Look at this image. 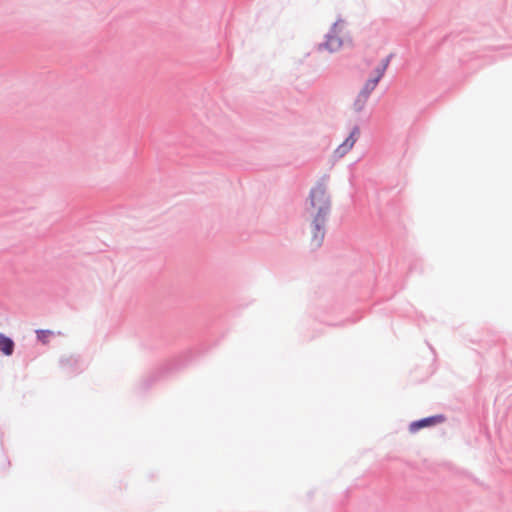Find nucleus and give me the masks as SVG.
Masks as SVG:
<instances>
[{
	"instance_id": "4",
	"label": "nucleus",
	"mask_w": 512,
	"mask_h": 512,
	"mask_svg": "<svg viewBox=\"0 0 512 512\" xmlns=\"http://www.w3.org/2000/svg\"><path fill=\"white\" fill-rule=\"evenodd\" d=\"M360 131L358 127H354L351 131L350 135L344 140V142L339 145V147L335 150V154L338 157H343L346 153H348L356 143L359 137Z\"/></svg>"
},
{
	"instance_id": "1",
	"label": "nucleus",
	"mask_w": 512,
	"mask_h": 512,
	"mask_svg": "<svg viewBox=\"0 0 512 512\" xmlns=\"http://www.w3.org/2000/svg\"><path fill=\"white\" fill-rule=\"evenodd\" d=\"M307 211L314 224L312 245L319 247L324 238L325 219L330 211V199L323 184H318L311 190Z\"/></svg>"
},
{
	"instance_id": "3",
	"label": "nucleus",
	"mask_w": 512,
	"mask_h": 512,
	"mask_svg": "<svg viewBox=\"0 0 512 512\" xmlns=\"http://www.w3.org/2000/svg\"><path fill=\"white\" fill-rule=\"evenodd\" d=\"M344 23L342 21H337L333 28L332 34L327 37L326 42L324 43V47L329 51H336L342 46V40L339 37V32L343 28Z\"/></svg>"
},
{
	"instance_id": "5",
	"label": "nucleus",
	"mask_w": 512,
	"mask_h": 512,
	"mask_svg": "<svg viewBox=\"0 0 512 512\" xmlns=\"http://www.w3.org/2000/svg\"><path fill=\"white\" fill-rule=\"evenodd\" d=\"M443 420H444V418L442 416H433V417L424 418L419 421L411 423L410 431L416 432L421 428L432 426L436 423L442 422Z\"/></svg>"
},
{
	"instance_id": "6",
	"label": "nucleus",
	"mask_w": 512,
	"mask_h": 512,
	"mask_svg": "<svg viewBox=\"0 0 512 512\" xmlns=\"http://www.w3.org/2000/svg\"><path fill=\"white\" fill-rule=\"evenodd\" d=\"M14 342L9 337L0 333V351L5 355L9 356L13 353Z\"/></svg>"
},
{
	"instance_id": "2",
	"label": "nucleus",
	"mask_w": 512,
	"mask_h": 512,
	"mask_svg": "<svg viewBox=\"0 0 512 512\" xmlns=\"http://www.w3.org/2000/svg\"><path fill=\"white\" fill-rule=\"evenodd\" d=\"M389 60H385L380 66H378L375 70L374 77L368 79L360 92L358 99L355 103L357 105V110H360L365 103V101L368 99L370 93L376 88L379 80L382 78V76L385 73V70L388 66Z\"/></svg>"
},
{
	"instance_id": "7",
	"label": "nucleus",
	"mask_w": 512,
	"mask_h": 512,
	"mask_svg": "<svg viewBox=\"0 0 512 512\" xmlns=\"http://www.w3.org/2000/svg\"><path fill=\"white\" fill-rule=\"evenodd\" d=\"M37 338L43 343L47 344L49 341L50 336L53 334L50 330H38L36 332Z\"/></svg>"
}]
</instances>
